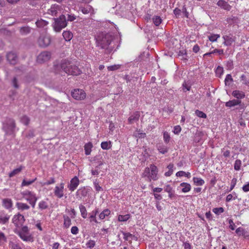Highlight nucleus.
Here are the masks:
<instances>
[{"label":"nucleus","instance_id":"nucleus-24","mask_svg":"<svg viewBox=\"0 0 249 249\" xmlns=\"http://www.w3.org/2000/svg\"><path fill=\"white\" fill-rule=\"evenodd\" d=\"M16 207L18 210L20 211H23L25 210H28L30 209L29 205L25 203L17 202L16 203Z\"/></svg>","mask_w":249,"mask_h":249},{"label":"nucleus","instance_id":"nucleus-7","mask_svg":"<svg viewBox=\"0 0 249 249\" xmlns=\"http://www.w3.org/2000/svg\"><path fill=\"white\" fill-rule=\"evenodd\" d=\"M91 188L89 186H84L80 187L76 192V196L77 197L82 198L88 196L90 192Z\"/></svg>","mask_w":249,"mask_h":249},{"label":"nucleus","instance_id":"nucleus-39","mask_svg":"<svg viewBox=\"0 0 249 249\" xmlns=\"http://www.w3.org/2000/svg\"><path fill=\"white\" fill-rule=\"evenodd\" d=\"M131 217L130 214H126L125 215H119L118 220L120 222H125L127 221Z\"/></svg>","mask_w":249,"mask_h":249},{"label":"nucleus","instance_id":"nucleus-28","mask_svg":"<svg viewBox=\"0 0 249 249\" xmlns=\"http://www.w3.org/2000/svg\"><path fill=\"white\" fill-rule=\"evenodd\" d=\"M9 246L10 249H22L21 243L18 241H10Z\"/></svg>","mask_w":249,"mask_h":249},{"label":"nucleus","instance_id":"nucleus-60","mask_svg":"<svg viewBox=\"0 0 249 249\" xmlns=\"http://www.w3.org/2000/svg\"><path fill=\"white\" fill-rule=\"evenodd\" d=\"M235 232L239 236H241V235H244L246 232H245V230L243 228H242L241 227H239L236 230Z\"/></svg>","mask_w":249,"mask_h":249},{"label":"nucleus","instance_id":"nucleus-62","mask_svg":"<svg viewBox=\"0 0 249 249\" xmlns=\"http://www.w3.org/2000/svg\"><path fill=\"white\" fill-rule=\"evenodd\" d=\"M120 68V65H114L112 66H108L107 67V69L109 71H114L119 69Z\"/></svg>","mask_w":249,"mask_h":249},{"label":"nucleus","instance_id":"nucleus-38","mask_svg":"<svg viewBox=\"0 0 249 249\" xmlns=\"http://www.w3.org/2000/svg\"><path fill=\"white\" fill-rule=\"evenodd\" d=\"M103 162L100 161L99 164L95 167V169H92L91 170V174L94 176H98L100 173L99 169H100V166L103 165Z\"/></svg>","mask_w":249,"mask_h":249},{"label":"nucleus","instance_id":"nucleus-1","mask_svg":"<svg viewBox=\"0 0 249 249\" xmlns=\"http://www.w3.org/2000/svg\"><path fill=\"white\" fill-rule=\"evenodd\" d=\"M96 45L104 50L105 53L110 54L116 50L119 47L118 41L109 33H99L95 37Z\"/></svg>","mask_w":249,"mask_h":249},{"label":"nucleus","instance_id":"nucleus-23","mask_svg":"<svg viewBox=\"0 0 249 249\" xmlns=\"http://www.w3.org/2000/svg\"><path fill=\"white\" fill-rule=\"evenodd\" d=\"M99 213L98 208H96L93 210L91 213H89V219L90 223L94 222L98 223V222L96 219V215Z\"/></svg>","mask_w":249,"mask_h":249},{"label":"nucleus","instance_id":"nucleus-57","mask_svg":"<svg viewBox=\"0 0 249 249\" xmlns=\"http://www.w3.org/2000/svg\"><path fill=\"white\" fill-rule=\"evenodd\" d=\"M224 211L223 208L219 207V208H215L213 209V212L217 215H219V214L223 213Z\"/></svg>","mask_w":249,"mask_h":249},{"label":"nucleus","instance_id":"nucleus-14","mask_svg":"<svg viewBox=\"0 0 249 249\" xmlns=\"http://www.w3.org/2000/svg\"><path fill=\"white\" fill-rule=\"evenodd\" d=\"M80 180L77 176L74 177L70 180V183L68 185V188L71 192H73L78 186Z\"/></svg>","mask_w":249,"mask_h":249},{"label":"nucleus","instance_id":"nucleus-3","mask_svg":"<svg viewBox=\"0 0 249 249\" xmlns=\"http://www.w3.org/2000/svg\"><path fill=\"white\" fill-rule=\"evenodd\" d=\"M16 127L15 121L12 118H6L2 122V129L6 135L15 136Z\"/></svg>","mask_w":249,"mask_h":249},{"label":"nucleus","instance_id":"nucleus-48","mask_svg":"<svg viewBox=\"0 0 249 249\" xmlns=\"http://www.w3.org/2000/svg\"><path fill=\"white\" fill-rule=\"evenodd\" d=\"M181 13H182L183 17H185L186 18H189V12L187 11V7L186 6V5H183L182 9H181Z\"/></svg>","mask_w":249,"mask_h":249},{"label":"nucleus","instance_id":"nucleus-50","mask_svg":"<svg viewBox=\"0 0 249 249\" xmlns=\"http://www.w3.org/2000/svg\"><path fill=\"white\" fill-rule=\"evenodd\" d=\"M93 185L94 187L97 192H99L100 191H103V189L101 186H100L99 184V182L97 181V179H95L93 181Z\"/></svg>","mask_w":249,"mask_h":249},{"label":"nucleus","instance_id":"nucleus-2","mask_svg":"<svg viewBox=\"0 0 249 249\" xmlns=\"http://www.w3.org/2000/svg\"><path fill=\"white\" fill-rule=\"evenodd\" d=\"M54 67L55 70L60 68L63 71L70 75H78L81 73V71L77 66L66 59L62 60L59 65H55Z\"/></svg>","mask_w":249,"mask_h":249},{"label":"nucleus","instance_id":"nucleus-10","mask_svg":"<svg viewBox=\"0 0 249 249\" xmlns=\"http://www.w3.org/2000/svg\"><path fill=\"white\" fill-rule=\"evenodd\" d=\"M72 97L77 100H83L86 98V93L83 89H74L71 93Z\"/></svg>","mask_w":249,"mask_h":249},{"label":"nucleus","instance_id":"nucleus-22","mask_svg":"<svg viewBox=\"0 0 249 249\" xmlns=\"http://www.w3.org/2000/svg\"><path fill=\"white\" fill-rule=\"evenodd\" d=\"M48 24L49 23L48 21L42 19H38L36 22V24L37 27L44 30L47 29Z\"/></svg>","mask_w":249,"mask_h":249},{"label":"nucleus","instance_id":"nucleus-31","mask_svg":"<svg viewBox=\"0 0 249 249\" xmlns=\"http://www.w3.org/2000/svg\"><path fill=\"white\" fill-rule=\"evenodd\" d=\"M63 36L66 41H70L73 37L72 33L70 31H65L63 33Z\"/></svg>","mask_w":249,"mask_h":249},{"label":"nucleus","instance_id":"nucleus-45","mask_svg":"<svg viewBox=\"0 0 249 249\" xmlns=\"http://www.w3.org/2000/svg\"><path fill=\"white\" fill-rule=\"evenodd\" d=\"M233 81V80L231 75L230 74H227L224 81L225 85L230 86Z\"/></svg>","mask_w":249,"mask_h":249},{"label":"nucleus","instance_id":"nucleus-34","mask_svg":"<svg viewBox=\"0 0 249 249\" xmlns=\"http://www.w3.org/2000/svg\"><path fill=\"white\" fill-rule=\"evenodd\" d=\"M79 208L81 216L83 218H86L87 217L88 213L85 206L81 204L79 205Z\"/></svg>","mask_w":249,"mask_h":249},{"label":"nucleus","instance_id":"nucleus-32","mask_svg":"<svg viewBox=\"0 0 249 249\" xmlns=\"http://www.w3.org/2000/svg\"><path fill=\"white\" fill-rule=\"evenodd\" d=\"M180 186L182 187L181 191L183 193H187L191 190V186L189 183L182 182L180 184Z\"/></svg>","mask_w":249,"mask_h":249},{"label":"nucleus","instance_id":"nucleus-55","mask_svg":"<svg viewBox=\"0 0 249 249\" xmlns=\"http://www.w3.org/2000/svg\"><path fill=\"white\" fill-rule=\"evenodd\" d=\"M87 248L93 249L95 246V242L93 240H89L86 244Z\"/></svg>","mask_w":249,"mask_h":249},{"label":"nucleus","instance_id":"nucleus-19","mask_svg":"<svg viewBox=\"0 0 249 249\" xmlns=\"http://www.w3.org/2000/svg\"><path fill=\"white\" fill-rule=\"evenodd\" d=\"M18 234L19 235L20 238L24 241L32 242L33 241V237L30 234V233L18 232Z\"/></svg>","mask_w":249,"mask_h":249},{"label":"nucleus","instance_id":"nucleus-29","mask_svg":"<svg viewBox=\"0 0 249 249\" xmlns=\"http://www.w3.org/2000/svg\"><path fill=\"white\" fill-rule=\"evenodd\" d=\"M10 215L8 214L0 215V224L6 225L9 223Z\"/></svg>","mask_w":249,"mask_h":249},{"label":"nucleus","instance_id":"nucleus-18","mask_svg":"<svg viewBox=\"0 0 249 249\" xmlns=\"http://www.w3.org/2000/svg\"><path fill=\"white\" fill-rule=\"evenodd\" d=\"M60 10V6L58 4L52 5L50 9L48 10V14L52 16H56Z\"/></svg>","mask_w":249,"mask_h":249},{"label":"nucleus","instance_id":"nucleus-61","mask_svg":"<svg viewBox=\"0 0 249 249\" xmlns=\"http://www.w3.org/2000/svg\"><path fill=\"white\" fill-rule=\"evenodd\" d=\"M173 13L174 14L176 18H178L181 16V10L178 8H176L173 10Z\"/></svg>","mask_w":249,"mask_h":249},{"label":"nucleus","instance_id":"nucleus-5","mask_svg":"<svg viewBox=\"0 0 249 249\" xmlns=\"http://www.w3.org/2000/svg\"><path fill=\"white\" fill-rule=\"evenodd\" d=\"M158 168L154 164H151L150 167L145 168L143 176L147 177L148 180L150 181L151 180H157L158 177Z\"/></svg>","mask_w":249,"mask_h":249},{"label":"nucleus","instance_id":"nucleus-54","mask_svg":"<svg viewBox=\"0 0 249 249\" xmlns=\"http://www.w3.org/2000/svg\"><path fill=\"white\" fill-rule=\"evenodd\" d=\"M171 137L169 133L165 131L163 133V140L165 143L167 144L170 142Z\"/></svg>","mask_w":249,"mask_h":249},{"label":"nucleus","instance_id":"nucleus-64","mask_svg":"<svg viewBox=\"0 0 249 249\" xmlns=\"http://www.w3.org/2000/svg\"><path fill=\"white\" fill-rule=\"evenodd\" d=\"M181 130V128L180 125H176L174 127L173 132L175 134H178Z\"/></svg>","mask_w":249,"mask_h":249},{"label":"nucleus","instance_id":"nucleus-26","mask_svg":"<svg viewBox=\"0 0 249 249\" xmlns=\"http://www.w3.org/2000/svg\"><path fill=\"white\" fill-rule=\"evenodd\" d=\"M232 95L235 98H237L236 100H240L245 97V93L242 91L238 90H233L232 92Z\"/></svg>","mask_w":249,"mask_h":249},{"label":"nucleus","instance_id":"nucleus-30","mask_svg":"<svg viewBox=\"0 0 249 249\" xmlns=\"http://www.w3.org/2000/svg\"><path fill=\"white\" fill-rule=\"evenodd\" d=\"M121 232L124 235V239L125 241H130L133 239H137V237L129 232H125L122 231Z\"/></svg>","mask_w":249,"mask_h":249},{"label":"nucleus","instance_id":"nucleus-47","mask_svg":"<svg viewBox=\"0 0 249 249\" xmlns=\"http://www.w3.org/2000/svg\"><path fill=\"white\" fill-rule=\"evenodd\" d=\"M36 180V178H35L33 179L29 180H27L26 179H23L22 180V183H21V186H29V185L32 184V183H33Z\"/></svg>","mask_w":249,"mask_h":249},{"label":"nucleus","instance_id":"nucleus-11","mask_svg":"<svg viewBox=\"0 0 249 249\" xmlns=\"http://www.w3.org/2000/svg\"><path fill=\"white\" fill-rule=\"evenodd\" d=\"M51 57V53L48 51L41 52L37 57V61L42 63L49 61Z\"/></svg>","mask_w":249,"mask_h":249},{"label":"nucleus","instance_id":"nucleus-35","mask_svg":"<svg viewBox=\"0 0 249 249\" xmlns=\"http://www.w3.org/2000/svg\"><path fill=\"white\" fill-rule=\"evenodd\" d=\"M92 146L91 142H88L85 144L84 150L86 155H89L90 154Z\"/></svg>","mask_w":249,"mask_h":249},{"label":"nucleus","instance_id":"nucleus-51","mask_svg":"<svg viewBox=\"0 0 249 249\" xmlns=\"http://www.w3.org/2000/svg\"><path fill=\"white\" fill-rule=\"evenodd\" d=\"M224 72L223 67L218 66L215 70V74L218 77H221Z\"/></svg>","mask_w":249,"mask_h":249},{"label":"nucleus","instance_id":"nucleus-36","mask_svg":"<svg viewBox=\"0 0 249 249\" xmlns=\"http://www.w3.org/2000/svg\"><path fill=\"white\" fill-rule=\"evenodd\" d=\"M110 214V211L108 209H105L100 213L99 217L100 219L103 220L106 218V216H108Z\"/></svg>","mask_w":249,"mask_h":249},{"label":"nucleus","instance_id":"nucleus-44","mask_svg":"<svg viewBox=\"0 0 249 249\" xmlns=\"http://www.w3.org/2000/svg\"><path fill=\"white\" fill-rule=\"evenodd\" d=\"M48 208V203L44 200H41L38 203V209L40 210H43Z\"/></svg>","mask_w":249,"mask_h":249},{"label":"nucleus","instance_id":"nucleus-4","mask_svg":"<svg viewBox=\"0 0 249 249\" xmlns=\"http://www.w3.org/2000/svg\"><path fill=\"white\" fill-rule=\"evenodd\" d=\"M54 22L53 24V30L56 32H60L62 29L67 26L66 16L62 14L59 18H54Z\"/></svg>","mask_w":249,"mask_h":249},{"label":"nucleus","instance_id":"nucleus-27","mask_svg":"<svg viewBox=\"0 0 249 249\" xmlns=\"http://www.w3.org/2000/svg\"><path fill=\"white\" fill-rule=\"evenodd\" d=\"M63 218L64 219V228L66 229L69 228L71 224V218L66 214H64L63 215Z\"/></svg>","mask_w":249,"mask_h":249},{"label":"nucleus","instance_id":"nucleus-40","mask_svg":"<svg viewBox=\"0 0 249 249\" xmlns=\"http://www.w3.org/2000/svg\"><path fill=\"white\" fill-rule=\"evenodd\" d=\"M152 20L153 23L156 26L160 25L162 22L161 18L158 16H154L152 18Z\"/></svg>","mask_w":249,"mask_h":249},{"label":"nucleus","instance_id":"nucleus-53","mask_svg":"<svg viewBox=\"0 0 249 249\" xmlns=\"http://www.w3.org/2000/svg\"><path fill=\"white\" fill-rule=\"evenodd\" d=\"M195 114L199 118L204 119L207 118V115L205 113L198 109L195 111Z\"/></svg>","mask_w":249,"mask_h":249},{"label":"nucleus","instance_id":"nucleus-9","mask_svg":"<svg viewBox=\"0 0 249 249\" xmlns=\"http://www.w3.org/2000/svg\"><path fill=\"white\" fill-rule=\"evenodd\" d=\"M237 105H239V107H237L236 109L243 110L244 109V104H242L241 101L240 100L233 99L225 103V106L230 108Z\"/></svg>","mask_w":249,"mask_h":249},{"label":"nucleus","instance_id":"nucleus-6","mask_svg":"<svg viewBox=\"0 0 249 249\" xmlns=\"http://www.w3.org/2000/svg\"><path fill=\"white\" fill-rule=\"evenodd\" d=\"M38 45L42 48L48 46L51 42V36L49 35H41L38 39Z\"/></svg>","mask_w":249,"mask_h":249},{"label":"nucleus","instance_id":"nucleus-16","mask_svg":"<svg viewBox=\"0 0 249 249\" xmlns=\"http://www.w3.org/2000/svg\"><path fill=\"white\" fill-rule=\"evenodd\" d=\"M140 116L141 113L140 111H136L132 112L128 118V123L130 124H132L135 123H137L139 121Z\"/></svg>","mask_w":249,"mask_h":249},{"label":"nucleus","instance_id":"nucleus-56","mask_svg":"<svg viewBox=\"0 0 249 249\" xmlns=\"http://www.w3.org/2000/svg\"><path fill=\"white\" fill-rule=\"evenodd\" d=\"M65 16H67V17H68V18H67V21H74V20L76 19V16H75L74 14H65Z\"/></svg>","mask_w":249,"mask_h":249},{"label":"nucleus","instance_id":"nucleus-52","mask_svg":"<svg viewBox=\"0 0 249 249\" xmlns=\"http://www.w3.org/2000/svg\"><path fill=\"white\" fill-rule=\"evenodd\" d=\"M28 2V3L34 7H37L40 5V1L41 0H26Z\"/></svg>","mask_w":249,"mask_h":249},{"label":"nucleus","instance_id":"nucleus-41","mask_svg":"<svg viewBox=\"0 0 249 249\" xmlns=\"http://www.w3.org/2000/svg\"><path fill=\"white\" fill-rule=\"evenodd\" d=\"M193 179L194 183L196 185L202 186L205 183L204 180L200 178L194 177Z\"/></svg>","mask_w":249,"mask_h":249},{"label":"nucleus","instance_id":"nucleus-37","mask_svg":"<svg viewBox=\"0 0 249 249\" xmlns=\"http://www.w3.org/2000/svg\"><path fill=\"white\" fill-rule=\"evenodd\" d=\"M23 168L24 167L21 165L18 168L13 170L11 172L9 173V177L10 178H12L15 176L16 175L18 174L21 171Z\"/></svg>","mask_w":249,"mask_h":249},{"label":"nucleus","instance_id":"nucleus-21","mask_svg":"<svg viewBox=\"0 0 249 249\" xmlns=\"http://www.w3.org/2000/svg\"><path fill=\"white\" fill-rule=\"evenodd\" d=\"M217 5L220 8L227 10L230 11L231 6L228 3V2L224 0H219L217 3Z\"/></svg>","mask_w":249,"mask_h":249},{"label":"nucleus","instance_id":"nucleus-13","mask_svg":"<svg viewBox=\"0 0 249 249\" xmlns=\"http://www.w3.org/2000/svg\"><path fill=\"white\" fill-rule=\"evenodd\" d=\"M12 223L16 226L18 227L20 225H22L25 221L24 216L20 213L14 215L12 218Z\"/></svg>","mask_w":249,"mask_h":249},{"label":"nucleus","instance_id":"nucleus-8","mask_svg":"<svg viewBox=\"0 0 249 249\" xmlns=\"http://www.w3.org/2000/svg\"><path fill=\"white\" fill-rule=\"evenodd\" d=\"M64 183L61 182L59 185L55 186L53 190L54 196L58 198H61L64 194Z\"/></svg>","mask_w":249,"mask_h":249},{"label":"nucleus","instance_id":"nucleus-49","mask_svg":"<svg viewBox=\"0 0 249 249\" xmlns=\"http://www.w3.org/2000/svg\"><path fill=\"white\" fill-rule=\"evenodd\" d=\"M242 161L240 160H236L234 164V169L236 171H239L241 169Z\"/></svg>","mask_w":249,"mask_h":249},{"label":"nucleus","instance_id":"nucleus-25","mask_svg":"<svg viewBox=\"0 0 249 249\" xmlns=\"http://www.w3.org/2000/svg\"><path fill=\"white\" fill-rule=\"evenodd\" d=\"M13 201L10 198H4L2 199V205L7 210H10L13 207Z\"/></svg>","mask_w":249,"mask_h":249},{"label":"nucleus","instance_id":"nucleus-17","mask_svg":"<svg viewBox=\"0 0 249 249\" xmlns=\"http://www.w3.org/2000/svg\"><path fill=\"white\" fill-rule=\"evenodd\" d=\"M7 61L12 65H15L18 62L17 54L14 52H10L7 53Z\"/></svg>","mask_w":249,"mask_h":249},{"label":"nucleus","instance_id":"nucleus-58","mask_svg":"<svg viewBox=\"0 0 249 249\" xmlns=\"http://www.w3.org/2000/svg\"><path fill=\"white\" fill-rule=\"evenodd\" d=\"M21 123L25 125H27L30 122V119L27 116H23L21 118Z\"/></svg>","mask_w":249,"mask_h":249},{"label":"nucleus","instance_id":"nucleus-63","mask_svg":"<svg viewBox=\"0 0 249 249\" xmlns=\"http://www.w3.org/2000/svg\"><path fill=\"white\" fill-rule=\"evenodd\" d=\"M55 182V180L54 178H51L49 180H48L45 182L43 183V185H49L52 184H53Z\"/></svg>","mask_w":249,"mask_h":249},{"label":"nucleus","instance_id":"nucleus-20","mask_svg":"<svg viewBox=\"0 0 249 249\" xmlns=\"http://www.w3.org/2000/svg\"><path fill=\"white\" fill-rule=\"evenodd\" d=\"M19 32L20 35L25 36L31 33L32 28L28 26H24L19 27Z\"/></svg>","mask_w":249,"mask_h":249},{"label":"nucleus","instance_id":"nucleus-42","mask_svg":"<svg viewBox=\"0 0 249 249\" xmlns=\"http://www.w3.org/2000/svg\"><path fill=\"white\" fill-rule=\"evenodd\" d=\"M110 142H103L101 143V147L104 150H108L111 148Z\"/></svg>","mask_w":249,"mask_h":249},{"label":"nucleus","instance_id":"nucleus-15","mask_svg":"<svg viewBox=\"0 0 249 249\" xmlns=\"http://www.w3.org/2000/svg\"><path fill=\"white\" fill-rule=\"evenodd\" d=\"M29 194L28 196L25 197V199L29 202L33 208H35L38 197L36 196V194L33 192L29 193Z\"/></svg>","mask_w":249,"mask_h":249},{"label":"nucleus","instance_id":"nucleus-46","mask_svg":"<svg viewBox=\"0 0 249 249\" xmlns=\"http://www.w3.org/2000/svg\"><path fill=\"white\" fill-rule=\"evenodd\" d=\"M177 177H183L185 176L187 178H190L191 177V174L189 172H185L183 171H180L178 172L176 174Z\"/></svg>","mask_w":249,"mask_h":249},{"label":"nucleus","instance_id":"nucleus-33","mask_svg":"<svg viewBox=\"0 0 249 249\" xmlns=\"http://www.w3.org/2000/svg\"><path fill=\"white\" fill-rule=\"evenodd\" d=\"M157 149L159 152L162 154H164L168 151V148L163 144L157 145Z\"/></svg>","mask_w":249,"mask_h":249},{"label":"nucleus","instance_id":"nucleus-12","mask_svg":"<svg viewBox=\"0 0 249 249\" xmlns=\"http://www.w3.org/2000/svg\"><path fill=\"white\" fill-rule=\"evenodd\" d=\"M222 38L224 40L223 44L226 46H231L236 41V37L231 34L228 35H224L222 36Z\"/></svg>","mask_w":249,"mask_h":249},{"label":"nucleus","instance_id":"nucleus-43","mask_svg":"<svg viewBox=\"0 0 249 249\" xmlns=\"http://www.w3.org/2000/svg\"><path fill=\"white\" fill-rule=\"evenodd\" d=\"M220 36V35L219 34H211L210 35L208 36V37L210 41L213 42H216Z\"/></svg>","mask_w":249,"mask_h":249},{"label":"nucleus","instance_id":"nucleus-59","mask_svg":"<svg viewBox=\"0 0 249 249\" xmlns=\"http://www.w3.org/2000/svg\"><path fill=\"white\" fill-rule=\"evenodd\" d=\"M7 241V238L4 233L1 231H0V245L3 244L4 242Z\"/></svg>","mask_w":249,"mask_h":249}]
</instances>
